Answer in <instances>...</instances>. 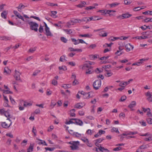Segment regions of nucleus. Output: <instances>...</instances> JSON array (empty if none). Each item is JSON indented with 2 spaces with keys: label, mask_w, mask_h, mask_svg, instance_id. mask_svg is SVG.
Wrapping results in <instances>:
<instances>
[{
  "label": "nucleus",
  "mask_w": 152,
  "mask_h": 152,
  "mask_svg": "<svg viewBox=\"0 0 152 152\" xmlns=\"http://www.w3.org/2000/svg\"><path fill=\"white\" fill-rule=\"evenodd\" d=\"M73 135L76 137H81L82 136L81 134L79 133L78 132H74L73 133Z\"/></svg>",
  "instance_id": "nucleus-38"
},
{
  "label": "nucleus",
  "mask_w": 152,
  "mask_h": 152,
  "mask_svg": "<svg viewBox=\"0 0 152 152\" xmlns=\"http://www.w3.org/2000/svg\"><path fill=\"white\" fill-rule=\"evenodd\" d=\"M12 122H11L10 124L7 123L6 122H1V126L5 129H7L9 128L12 125Z\"/></svg>",
  "instance_id": "nucleus-8"
},
{
  "label": "nucleus",
  "mask_w": 152,
  "mask_h": 152,
  "mask_svg": "<svg viewBox=\"0 0 152 152\" xmlns=\"http://www.w3.org/2000/svg\"><path fill=\"white\" fill-rule=\"evenodd\" d=\"M148 38V37L147 36H137L133 38L134 39H144Z\"/></svg>",
  "instance_id": "nucleus-21"
},
{
  "label": "nucleus",
  "mask_w": 152,
  "mask_h": 152,
  "mask_svg": "<svg viewBox=\"0 0 152 152\" xmlns=\"http://www.w3.org/2000/svg\"><path fill=\"white\" fill-rule=\"evenodd\" d=\"M104 28H102L97 29L94 30V31L96 32L99 31L98 33V35L102 37H106L107 36V33L104 30Z\"/></svg>",
  "instance_id": "nucleus-1"
},
{
  "label": "nucleus",
  "mask_w": 152,
  "mask_h": 152,
  "mask_svg": "<svg viewBox=\"0 0 152 152\" xmlns=\"http://www.w3.org/2000/svg\"><path fill=\"white\" fill-rule=\"evenodd\" d=\"M81 20H82V21L85 22H86L89 21V17L84 18L81 19Z\"/></svg>",
  "instance_id": "nucleus-45"
},
{
  "label": "nucleus",
  "mask_w": 152,
  "mask_h": 152,
  "mask_svg": "<svg viewBox=\"0 0 152 152\" xmlns=\"http://www.w3.org/2000/svg\"><path fill=\"white\" fill-rule=\"evenodd\" d=\"M71 39L74 45H77L79 44V39H76L74 38H72Z\"/></svg>",
  "instance_id": "nucleus-26"
},
{
  "label": "nucleus",
  "mask_w": 152,
  "mask_h": 152,
  "mask_svg": "<svg viewBox=\"0 0 152 152\" xmlns=\"http://www.w3.org/2000/svg\"><path fill=\"white\" fill-rule=\"evenodd\" d=\"M7 12L6 11H4L2 12L1 13V16L3 18L6 19L7 17Z\"/></svg>",
  "instance_id": "nucleus-33"
},
{
  "label": "nucleus",
  "mask_w": 152,
  "mask_h": 152,
  "mask_svg": "<svg viewBox=\"0 0 152 152\" xmlns=\"http://www.w3.org/2000/svg\"><path fill=\"white\" fill-rule=\"evenodd\" d=\"M85 105V103L84 102H80L77 103L75 105V107L80 109Z\"/></svg>",
  "instance_id": "nucleus-13"
},
{
  "label": "nucleus",
  "mask_w": 152,
  "mask_h": 152,
  "mask_svg": "<svg viewBox=\"0 0 152 152\" xmlns=\"http://www.w3.org/2000/svg\"><path fill=\"white\" fill-rule=\"evenodd\" d=\"M67 64L72 66H75L76 65V63L74 61H70L67 63Z\"/></svg>",
  "instance_id": "nucleus-46"
},
{
  "label": "nucleus",
  "mask_w": 152,
  "mask_h": 152,
  "mask_svg": "<svg viewBox=\"0 0 152 152\" xmlns=\"http://www.w3.org/2000/svg\"><path fill=\"white\" fill-rule=\"evenodd\" d=\"M142 16H139L135 17H133L132 18V20H139L142 18Z\"/></svg>",
  "instance_id": "nucleus-39"
},
{
  "label": "nucleus",
  "mask_w": 152,
  "mask_h": 152,
  "mask_svg": "<svg viewBox=\"0 0 152 152\" xmlns=\"http://www.w3.org/2000/svg\"><path fill=\"white\" fill-rule=\"evenodd\" d=\"M1 39L7 40H10V37H6L5 36H4L3 37H0Z\"/></svg>",
  "instance_id": "nucleus-41"
},
{
  "label": "nucleus",
  "mask_w": 152,
  "mask_h": 152,
  "mask_svg": "<svg viewBox=\"0 0 152 152\" xmlns=\"http://www.w3.org/2000/svg\"><path fill=\"white\" fill-rule=\"evenodd\" d=\"M125 47L126 48V50L127 52H129L131 50H132L134 49V46L131 45L130 43H128L126 44Z\"/></svg>",
  "instance_id": "nucleus-10"
},
{
  "label": "nucleus",
  "mask_w": 152,
  "mask_h": 152,
  "mask_svg": "<svg viewBox=\"0 0 152 152\" xmlns=\"http://www.w3.org/2000/svg\"><path fill=\"white\" fill-rule=\"evenodd\" d=\"M52 84L54 86H57V81L56 80L53 79L52 80Z\"/></svg>",
  "instance_id": "nucleus-50"
},
{
  "label": "nucleus",
  "mask_w": 152,
  "mask_h": 152,
  "mask_svg": "<svg viewBox=\"0 0 152 152\" xmlns=\"http://www.w3.org/2000/svg\"><path fill=\"white\" fill-rule=\"evenodd\" d=\"M11 71L7 67H5L4 69V73H6L7 74H10L11 73Z\"/></svg>",
  "instance_id": "nucleus-34"
},
{
  "label": "nucleus",
  "mask_w": 152,
  "mask_h": 152,
  "mask_svg": "<svg viewBox=\"0 0 152 152\" xmlns=\"http://www.w3.org/2000/svg\"><path fill=\"white\" fill-rule=\"evenodd\" d=\"M45 34L47 36L52 37L53 36V34L50 31L49 28H45Z\"/></svg>",
  "instance_id": "nucleus-14"
},
{
  "label": "nucleus",
  "mask_w": 152,
  "mask_h": 152,
  "mask_svg": "<svg viewBox=\"0 0 152 152\" xmlns=\"http://www.w3.org/2000/svg\"><path fill=\"white\" fill-rule=\"evenodd\" d=\"M146 96L148 97L147 100L149 102H152V94L149 91L145 93Z\"/></svg>",
  "instance_id": "nucleus-7"
},
{
  "label": "nucleus",
  "mask_w": 152,
  "mask_h": 152,
  "mask_svg": "<svg viewBox=\"0 0 152 152\" xmlns=\"http://www.w3.org/2000/svg\"><path fill=\"white\" fill-rule=\"evenodd\" d=\"M73 118L71 119L69 121L66 122V124H71L75 123L74 122H73L72 120H73Z\"/></svg>",
  "instance_id": "nucleus-60"
},
{
  "label": "nucleus",
  "mask_w": 152,
  "mask_h": 152,
  "mask_svg": "<svg viewBox=\"0 0 152 152\" xmlns=\"http://www.w3.org/2000/svg\"><path fill=\"white\" fill-rule=\"evenodd\" d=\"M106 72H105L104 75L105 76L109 77L113 75V73L110 71H107L106 69Z\"/></svg>",
  "instance_id": "nucleus-20"
},
{
  "label": "nucleus",
  "mask_w": 152,
  "mask_h": 152,
  "mask_svg": "<svg viewBox=\"0 0 152 152\" xmlns=\"http://www.w3.org/2000/svg\"><path fill=\"white\" fill-rule=\"evenodd\" d=\"M4 114L6 117L8 118L10 117V114L8 110L7 111H5Z\"/></svg>",
  "instance_id": "nucleus-47"
},
{
  "label": "nucleus",
  "mask_w": 152,
  "mask_h": 152,
  "mask_svg": "<svg viewBox=\"0 0 152 152\" xmlns=\"http://www.w3.org/2000/svg\"><path fill=\"white\" fill-rule=\"evenodd\" d=\"M126 98V97L125 96H122L121 99L120 100V101H125Z\"/></svg>",
  "instance_id": "nucleus-62"
},
{
  "label": "nucleus",
  "mask_w": 152,
  "mask_h": 152,
  "mask_svg": "<svg viewBox=\"0 0 152 152\" xmlns=\"http://www.w3.org/2000/svg\"><path fill=\"white\" fill-rule=\"evenodd\" d=\"M104 139L102 138H101L97 139L95 140V145L97 147H99L98 145L99 143H101L103 140Z\"/></svg>",
  "instance_id": "nucleus-17"
},
{
  "label": "nucleus",
  "mask_w": 152,
  "mask_h": 152,
  "mask_svg": "<svg viewBox=\"0 0 152 152\" xmlns=\"http://www.w3.org/2000/svg\"><path fill=\"white\" fill-rule=\"evenodd\" d=\"M28 23L29 25L30 28L32 30H34L35 31H38L37 28L39 26V25L37 23L32 21H28Z\"/></svg>",
  "instance_id": "nucleus-2"
},
{
  "label": "nucleus",
  "mask_w": 152,
  "mask_h": 152,
  "mask_svg": "<svg viewBox=\"0 0 152 152\" xmlns=\"http://www.w3.org/2000/svg\"><path fill=\"white\" fill-rule=\"evenodd\" d=\"M79 83V82L77 80H76V79H75L74 81L73 82L72 85L74 86H75L77 85Z\"/></svg>",
  "instance_id": "nucleus-53"
},
{
  "label": "nucleus",
  "mask_w": 152,
  "mask_h": 152,
  "mask_svg": "<svg viewBox=\"0 0 152 152\" xmlns=\"http://www.w3.org/2000/svg\"><path fill=\"white\" fill-rule=\"evenodd\" d=\"M25 7V6L23 5L22 4L20 3L17 8L18 9V11L20 12L22 9L24 8Z\"/></svg>",
  "instance_id": "nucleus-25"
},
{
  "label": "nucleus",
  "mask_w": 152,
  "mask_h": 152,
  "mask_svg": "<svg viewBox=\"0 0 152 152\" xmlns=\"http://www.w3.org/2000/svg\"><path fill=\"white\" fill-rule=\"evenodd\" d=\"M45 149L47 151H53L54 149V148H49V147H46L45 148Z\"/></svg>",
  "instance_id": "nucleus-54"
},
{
  "label": "nucleus",
  "mask_w": 152,
  "mask_h": 152,
  "mask_svg": "<svg viewBox=\"0 0 152 152\" xmlns=\"http://www.w3.org/2000/svg\"><path fill=\"white\" fill-rule=\"evenodd\" d=\"M90 66L88 63H85L83 64L80 65L79 67L80 69H82L83 70H86L88 69V68L90 67Z\"/></svg>",
  "instance_id": "nucleus-12"
},
{
  "label": "nucleus",
  "mask_w": 152,
  "mask_h": 152,
  "mask_svg": "<svg viewBox=\"0 0 152 152\" xmlns=\"http://www.w3.org/2000/svg\"><path fill=\"white\" fill-rule=\"evenodd\" d=\"M142 13L145 15H152V11H147L142 12Z\"/></svg>",
  "instance_id": "nucleus-35"
},
{
  "label": "nucleus",
  "mask_w": 152,
  "mask_h": 152,
  "mask_svg": "<svg viewBox=\"0 0 152 152\" xmlns=\"http://www.w3.org/2000/svg\"><path fill=\"white\" fill-rule=\"evenodd\" d=\"M98 12H100L101 13V14L102 15H104L106 14H108L109 16H113V15L112 14H110V12H115L116 11L115 10H102L98 11Z\"/></svg>",
  "instance_id": "nucleus-4"
},
{
  "label": "nucleus",
  "mask_w": 152,
  "mask_h": 152,
  "mask_svg": "<svg viewBox=\"0 0 152 152\" xmlns=\"http://www.w3.org/2000/svg\"><path fill=\"white\" fill-rule=\"evenodd\" d=\"M92 36V35L91 34H80L79 35L80 37H90Z\"/></svg>",
  "instance_id": "nucleus-24"
},
{
  "label": "nucleus",
  "mask_w": 152,
  "mask_h": 152,
  "mask_svg": "<svg viewBox=\"0 0 152 152\" xmlns=\"http://www.w3.org/2000/svg\"><path fill=\"white\" fill-rule=\"evenodd\" d=\"M101 81L100 80H97L95 81L93 84L94 88L95 90L98 89L101 86Z\"/></svg>",
  "instance_id": "nucleus-6"
},
{
  "label": "nucleus",
  "mask_w": 152,
  "mask_h": 152,
  "mask_svg": "<svg viewBox=\"0 0 152 152\" xmlns=\"http://www.w3.org/2000/svg\"><path fill=\"white\" fill-rule=\"evenodd\" d=\"M52 93V91L50 90L49 89H48L47 90L46 94L47 95H50Z\"/></svg>",
  "instance_id": "nucleus-56"
},
{
  "label": "nucleus",
  "mask_w": 152,
  "mask_h": 152,
  "mask_svg": "<svg viewBox=\"0 0 152 152\" xmlns=\"http://www.w3.org/2000/svg\"><path fill=\"white\" fill-rule=\"evenodd\" d=\"M142 8H140V7H138L134 8L133 10L134 11H137L140 10Z\"/></svg>",
  "instance_id": "nucleus-58"
},
{
  "label": "nucleus",
  "mask_w": 152,
  "mask_h": 152,
  "mask_svg": "<svg viewBox=\"0 0 152 152\" xmlns=\"http://www.w3.org/2000/svg\"><path fill=\"white\" fill-rule=\"evenodd\" d=\"M64 31L67 34H72V30L70 29H64Z\"/></svg>",
  "instance_id": "nucleus-32"
},
{
  "label": "nucleus",
  "mask_w": 152,
  "mask_h": 152,
  "mask_svg": "<svg viewBox=\"0 0 152 152\" xmlns=\"http://www.w3.org/2000/svg\"><path fill=\"white\" fill-rule=\"evenodd\" d=\"M39 29V31L40 33H42L43 31V26L40 25Z\"/></svg>",
  "instance_id": "nucleus-49"
},
{
  "label": "nucleus",
  "mask_w": 152,
  "mask_h": 152,
  "mask_svg": "<svg viewBox=\"0 0 152 152\" xmlns=\"http://www.w3.org/2000/svg\"><path fill=\"white\" fill-rule=\"evenodd\" d=\"M90 94L89 93H85L84 95V98L85 99H88L90 97Z\"/></svg>",
  "instance_id": "nucleus-40"
},
{
  "label": "nucleus",
  "mask_w": 152,
  "mask_h": 152,
  "mask_svg": "<svg viewBox=\"0 0 152 152\" xmlns=\"http://www.w3.org/2000/svg\"><path fill=\"white\" fill-rule=\"evenodd\" d=\"M36 142L39 145H44L47 146V144L45 141L39 139L38 138H36Z\"/></svg>",
  "instance_id": "nucleus-9"
},
{
  "label": "nucleus",
  "mask_w": 152,
  "mask_h": 152,
  "mask_svg": "<svg viewBox=\"0 0 152 152\" xmlns=\"http://www.w3.org/2000/svg\"><path fill=\"white\" fill-rule=\"evenodd\" d=\"M71 145L70 147L71 149L73 150H76L78 148V146L79 145V142L78 141H71L68 142Z\"/></svg>",
  "instance_id": "nucleus-3"
},
{
  "label": "nucleus",
  "mask_w": 152,
  "mask_h": 152,
  "mask_svg": "<svg viewBox=\"0 0 152 152\" xmlns=\"http://www.w3.org/2000/svg\"><path fill=\"white\" fill-rule=\"evenodd\" d=\"M147 123L150 124H152V118H148L146 119Z\"/></svg>",
  "instance_id": "nucleus-43"
},
{
  "label": "nucleus",
  "mask_w": 152,
  "mask_h": 152,
  "mask_svg": "<svg viewBox=\"0 0 152 152\" xmlns=\"http://www.w3.org/2000/svg\"><path fill=\"white\" fill-rule=\"evenodd\" d=\"M98 17H99L98 16H95L89 17V21H90L91 20H99L102 19L101 18H99Z\"/></svg>",
  "instance_id": "nucleus-15"
},
{
  "label": "nucleus",
  "mask_w": 152,
  "mask_h": 152,
  "mask_svg": "<svg viewBox=\"0 0 152 152\" xmlns=\"http://www.w3.org/2000/svg\"><path fill=\"white\" fill-rule=\"evenodd\" d=\"M73 120L75 121V123L76 124L81 126L83 125V121L80 119H76L75 118L73 119Z\"/></svg>",
  "instance_id": "nucleus-16"
},
{
  "label": "nucleus",
  "mask_w": 152,
  "mask_h": 152,
  "mask_svg": "<svg viewBox=\"0 0 152 152\" xmlns=\"http://www.w3.org/2000/svg\"><path fill=\"white\" fill-rule=\"evenodd\" d=\"M142 136H146L144 139V140L145 141L149 142L152 140V134H151L146 133L144 134L140 135Z\"/></svg>",
  "instance_id": "nucleus-5"
},
{
  "label": "nucleus",
  "mask_w": 152,
  "mask_h": 152,
  "mask_svg": "<svg viewBox=\"0 0 152 152\" xmlns=\"http://www.w3.org/2000/svg\"><path fill=\"white\" fill-rule=\"evenodd\" d=\"M36 49V48L35 47L33 48H31L29 50V52L31 53H33L34 51H35Z\"/></svg>",
  "instance_id": "nucleus-57"
},
{
  "label": "nucleus",
  "mask_w": 152,
  "mask_h": 152,
  "mask_svg": "<svg viewBox=\"0 0 152 152\" xmlns=\"http://www.w3.org/2000/svg\"><path fill=\"white\" fill-rule=\"evenodd\" d=\"M32 105V102H28L27 101H24V102L23 105L25 107L30 106Z\"/></svg>",
  "instance_id": "nucleus-22"
},
{
  "label": "nucleus",
  "mask_w": 152,
  "mask_h": 152,
  "mask_svg": "<svg viewBox=\"0 0 152 152\" xmlns=\"http://www.w3.org/2000/svg\"><path fill=\"white\" fill-rule=\"evenodd\" d=\"M119 4V3L118 2L113 3L111 4H109V5L110 6V7H114L118 5Z\"/></svg>",
  "instance_id": "nucleus-29"
},
{
  "label": "nucleus",
  "mask_w": 152,
  "mask_h": 152,
  "mask_svg": "<svg viewBox=\"0 0 152 152\" xmlns=\"http://www.w3.org/2000/svg\"><path fill=\"white\" fill-rule=\"evenodd\" d=\"M111 132H115L116 133H117L118 134H119L120 133L118 129L117 128H115V127H113L111 129Z\"/></svg>",
  "instance_id": "nucleus-31"
},
{
  "label": "nucleus",
  "mask_w": 152,
  "mask_h": 152,
  "mask_svg": "<svg viewBox=\"0 0 152 152\" xmlns=\"http://www.w3.org/2000/svg\"><path fill=\"white\" fill-rule=\"evenodd\" d=\"M123 17L124 18H129L132 16V15L130 14L129 13L127 12L126 13L123 14Z\"/></svg>",
  "instance_id": "nucleus-23"
},
{
  "label": "nucleus",
  "mask_w": 152,
  "mask_h": 152,
  "mask_svg": "<svg viewBox=\"0 0 152 152\" xmlns=\"http://www.w3.org/2000/svg\"><path fill=\"white\" fill-rule=\"evenodd\" d=\"M60 61L63 62L65 60V56L63 55L61 56L60 58Z\"/></svg>",
  "instance_id": "nucleus-51"
},
{
  "label": "nucleus",
  "mask_w": 152,
  "mask_h": 152,
  "mask_svg": "<svg viewBox=\"0 0 152 152\" xmlns=\"http://www.w3.org/2000/svg\"><path fill=\"white\" fill-rule=\"evenodd\" d=\"M34 143H31L28 148L27 149V151L28 152H32L33 151Z\"/></svg>",
  "instance_id": "nucleus-18"
},
{
  "label": "nucleus",
  "mask_w": 152,
  "mask_h": 152,
  "mask_svg": "<svg viewBox=\"0 0 152 152\" xmlns=\"http://www.w3.org/2000/svg\"><path fill=\"white\" fill-rule=\"evenodd\" d=\"M86 133L88 135H91L92 134V131L91 129H88Z\"/></svg>",
  "instance_id": "nucleus-63"
},
{
  "label": "nucleus",
  "mask_w": 152,
  "mask_h": 152,
  "mask_svg": "<svg viewBox=\"0 0 152 152\" xmlns=\"http://www.w3.org/2000/svg\"><path fill=\"white\" fill-rule=\"evenodd\" d=\"M61 41L65 43H66L67 41V40L64 37H61Z\"/></svg>",
  "instance_id": "nucleus-55"
},
{
  "label": "nucleus",
  "mask_w": 152,
  "mask_h": 152,
  "mask_svg": "<svg viewBox=\"0 0 152 152\" xmlns=\"http://www.w3.org/2000/svg\"><path fill=\"white\" fill-rule=\"evenodd\" d=\"M136 104V103L135 101H132L128 105V107L131 109L132 110V108L135 107Z\"/></svg>",
  "instance_id": "nucleus-19"
},
{
  "label": "nucleus",
  "mask_w": 152,
  "mask_h": 152,
  "mask_svg": "<svg viewBox=\"0 0 152 152\" xmlns=\"http://www.w3.org/2000/svg\"><path fill=\"white\" fill-rule=\"evenodd\" d=\"M130 0H124V3L125 5H128L131 4Z\"/></svg>",
  "instance_id": "nucleus-52"
},
{
  "label": "nucleus",
  "mask_w": 152,
  "mask_h": 152,
  "mask_svg": "<svg viewBox=\"0 0 152 152\" xmlns=\"http://www.w3.org/2000/svg\"><path fill=\"white\" fill-rule=\"evenodd\" d=\"M95 8V7L93 6H90L88 7H86L85 8V10H89L94 9Z\"/></svg>",
  "instance_id": "nucleus-44"
},
{
  "label": "nucleus",
  "mask_w": 152,
  "mask_h": 152,
  "mask_svg": "<svg viewBox=\"0 0 152 152\" xmlns=\"http://www.w3.org/2000/svg\"><path fill=\"white\" fill-rule=\"evenodd\" d=\"M58 69L60 70H63L64 71H65L67 70V68L65 66H62L58 67Z\"/></svg>",
  "instance_id": "nucleus-37"
},
{
  "label": "nucleus",
  "mask_w": 152,
  "mask_h": 152,
  "mask_svg": "<svg viewBox=\"0 0 152 152\" xmlns=\"http://www.w3.org/2000/svg\"><path fill=\"white\" fill-rule=\"evenodd\" d=\"M75 109H72L70 111V115L71 117H75Z\"/></svg>",
  "instance_id": "nucleus-28"
},
{
  "label": "nucleus",
  "mask_w": 152,
  "mask_h": 152,
  "mask_svg": "<svg viewBox=\"0 0 152 152\" xmlns=\"http://www.w3.org/2000/svg\"><path fill=\"white\" fill-rule=\"evenodd\" d=\"M139 123L142 126H146V122L143 120L139 121Z\"/></svg>",
  "instance_id": "nucleus-36"
},
{
  "label": "nucleus",
  "mask_w": 152,
  "mask_h": 152,
  "mask_svg": "<svg viewBox=\"0 0 152 152\" xmlns=\"http://www.w3.org/2000/svg\"><path fill=\"white\" fill-rule=\"evenodd\" d=\"M81 140L86 143L87 142H88V140L87 138L85 137H82L81 138Z\"/></svg>",
  "instance_id": "nucleus-61"
},
{
  "label": "nucleus",
  "mask_w": 152,
  "mask_h": 152,
  "mask_svg": "<svg viewBox=\"0 0 152 152\" xmlns=\"http://www.w3.org/2000/svg\"><path fill=\"white\" fill-rule=\"evenodd\" d=\"M52 15H51L52 17L55 18H56V15L57 14V12L55 11H51Z\"/></svg>",
  "instance_id": "nucleus-42"
},
{
  "label": "nucleus",
  "mask_w": 152,
  "mask_h": 152,
  "mask_svg": "<svg viewBox=\"0 0 152 152\" xmlns=\"http://www.w3.org/2000/svg\"><path fill=\"white\" fill-rule=\"evenodd\" d=\"M105 133V132L104 131L102 130H100L99 131L98 134H99V135H101L102 134H104Z\"/></svg>",
  "instance_id": "nucleus-64"
},
{
  "label": "nucleus",
  "mask_w": 152,
  "mask_h": 152,
  "mask_svg": "<svg viewBox=\"0 0 152 152\" xmlns=\"http://www.w3.org/2000/svg\"><path fill=\"white\" fill-rule=\"evenodd\" d=\"M15 73L14 77L16 80H19L20 79V73L16 70H15Z\"/></svg>",
  "instance_id": "nucleus-11"
},
{
  "label": "nucleus",
  "mask_w": 152,
  "mask_h": 152,
  "mask_svg": "<svg viewBox=\"0 0 152 152\" xmlns=\"http://www.w3.org/2000/svg\"><path fill=\"white\" fill-rule=\"evenodd\" d=\"M127 85L128 84L126 82L122 81L120 82L119 84V86L121 87H123V86H124V88H125V86Z\"/></svg>",
  "instance_id": "nucleus-27"
},
{
  "label": "nucleus",
  "mask_w": 152,
  "mask_h": 152,
  "mask_svg": "<svg viewBox=\"0 0 152 152\" xmlns=\"http://www.w3.org/2000/svg\"><path fill=\"white\" fill-rule=\"evenodd\" d=\"M92 67L91 66H90V67H89L88 68L87 70H86V74H91L92 73V71L91 69H92Z\"/></svg>",
  "instance_id": "nucleus-30"
},
{
  "label": "nucleus",
  "mask_w": 152,
  "mask_h": 152,
  "mask_svg": "<svg viewBox=\"0 0 152 152\" xmlns=\"http://www.w3.org/2000/svg\"><path fill=\"white\" fill-rule=\"evenodd\" d=\"M3 92L4 93L6 94H12V92L9 90V89H8V90H4L3 91Z\"/></svg>",
  "instance_id": "nucleus-48"
},
{
  "label": "nucleus",
  "mask_w": 152,
  "mask_h": 152,
  "mask_svg": "<svg viewBox=\"0 0 152 152\" xmlns=\"http://www.w3.org/2000/svg\"><path fill=\"white\" fill-rule=\"evenodd\" d=\"M116 18L117 19L122 20L124 19L123 14L121 15H119L116 16Z\"/></svg>",
  "instance_id": "nucleus-59"
}]
</instances>
